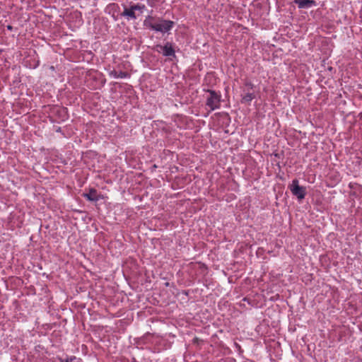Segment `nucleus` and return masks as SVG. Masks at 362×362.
Here are the masks:
<instances>
[{"label":"nucleus","mask_w":362,"mask_h":362,"mask_svg":"<svg viewBox=\"0 0 362 362\" xmlns=\"http://www.w3.org/2000/svg\"><path fill=\"white\" fill-rule=\"evenodd\" d=\"M207 92L209 95L206 98V105L209 107V111L218 109L221 106V95L213 90H207Z\"/></svg>","instance_id":"nucleus-2"},{"label":"nucleus","mask_w":362,"mask_h":362,"mask_svg":"<svg viewBox=\"0 0 362 362\" xmlns=\"http://www.w3.org/2000/svg\"><path fill=\"white\" fill-rule=\"evenodd\" d=\"M297 4L299 8H305L315 6L316 2L314 0H300L297 1Z\"/></svg>","instance_id":"nucleus-11"},{"label":"nucleus","mask_w":362,"mask_h":362,"mask_svg":"<svg viewBox=\"0 0 362 362\" xmlns=\"http://www.w3.org/2000/svg\"><path fill=\"white\" fill-rule=\"evenodd\" d=\"M119 11V6L117 4H110L106 8V12L111 15L115 21H117V13Z\"/></svg>","instance_id":"nucleus-9"},{"label":"nucleus","mask_w":362,"mask_h":362,"mask_svg":"<svg viewBox=\"0 0 362 362\" xmlns=\"http://www.w3.org/2000/svg\"><path fill=\"white\" fill-rule=\"evenodd\" d=\"M83 197L90 202H98L100 199L101 196L98 194V192L95 188H90L88 193H83Z\"/></svg>","instance_id":"nucleus-8"},{"label":"nucleus","mask_w":362,"mask_h":362,"mask_svg":"<svg viewBox=\"0 0 362 362\" xmlns=\"http://www.w3.org/2000/svg\"><path fill=\"white\" fill-rule=\"evenodd\" d=\"M117 75H118V71H117L115 69H113V70H112V71H110L109 72V76L110 77H112V78H117Z\"/></svg>","instance_id":"nucleus-17"},{"label":"nucleus","mask_w":362,"mask_h":362,"mask_svg":"<svg viewBox=\"0 0 362 362\" xmlns=\"http://www.w3.org/2000/svg\"><path fill=\"white\" fill-rule=\"evenodd\" d=\"M50 112L57 118L58 122H64L69 118L68 110L64 107L53 106L50 110Z\"/></svg>","instance_id":"nucleus-5"},{"label":"nucleus","mask_w":362,"mask_h":362,"mask_svg":"<svg viewBox=\"0 0 362 362\" xmlns=\"http://www.w3.org/2000/svg\"><path fill=\"white\" fill-rule=\"evenodd\" d=\"M292 194L297 197L299 201L303 199L306 195V188L299 185V181L297 179L292 180L291 184L288 186Z\"/></svg>","instance_id":"nucleus-3"},{"label":"nucleus","mask_w":362,"mask_h":362,"mask_svg":"<svg viewBox=\"0 0 362 362\" xmlns=\"http://www.w3.org/2000/svg\"><path fill=\"white\" fill-rule=\"evenodd\" d=\"M244 85L245 88L243 90V92H251V90H253L255 87L254 84L250 81H246Z\"/></svg>","instance_id":"nucleus-14"},{"label":"nucleus","mask_w":362,"mask_h":362,"mask_svg":"<svg viewBox=\"0 0 362 362\" xmlns=\"http://www.w3.org/2000/svg\"><path fill=\"white\" fill-rule=\"evenodd\" d=\"M153 19L154 18L153 16H148L144 21V25L152 30V26L155 25V23L152 22Z\"/></svg>","instance_id":"nucleus-12"},{"label":"nucleus","mask_w":362,"mask_h":362,"mask_svg":"<svg viewBox=\"0 0 362 362\" xmlns=\"http://www.w3.org/2000/svg\"><path fill=\"white\" fill-rule=\"evenodd\" d=\"M131 76L130 74L127 71H119L118 72L117 78H129Z\"/></svg>","instance_id":"nucleus-15"},{"label":"nucleus","mask_w":362,"mask_h":362,"mask_svg":"<svg viewBox=\"0 0 362 362\" xmlns=\"http://www.w3.org/2000/svg\"><path fill=\"white\" fill-rule=\"evenodd\" d=\"M156 50L161 52L165 57H175V51L173 47L172 43L167 42L163 46L160 45H156Z\"/></svg>","instance_id":"nucleus-6"},{"label":"nucleus","mask_w":362,"mask_h":362,"mask_svg":"<svg viewBox=\"0 0 362 362\" xmlns=\"http://www.w3.org/2000/svg\"><path fill=\"white\" fill-rule=\"evenodd\" d=\"M138 269L136 261L132 258L127 259L122 264L123 272H135Z\"/></svg>","instance_id":"nucleus-7"},{"label":"nucleus","mask_w":362,"mask_h":362,"mask_svg":"<svg viewBox=\"0 0 362 362\" xmlns=\"http://www.w3.org/2000/svg\"><path fill=\"white\" fill-rule=\"evenodd\" d=\"M148 4L151 7H158L163 4L165 0H146Z\"/></svg>","instance_id":"nucleus-13"},{"label":"nucleus","mask_w":362,"mask_h":362,"mask_svg":"<svg viewBox=\"0 0 362 362\" xmlns=\"http://www.w3.org/2000/svg\"><path fill=\"white\" fill-rule=\"evenodd\" d=\"M124 11L121 13L120 16L124 17L127 21L136 20L139 16L136 11H139L140 14L143 13L146 10V6L144 4L137 3L130 6L123 5Z\"/></svg>","instance_id":"nucleus-1"},{"label":"nucleus","mask_w":362,"mask_h":362,"mask_svg":"<svg viewBox=\"0 0 362 362\" xmlns=\"http://www.w3.org/2000/svg\"><path fill=\"white\" fill-rule=\"evenodd\" d=\"M62 362H78V360L76 356H71L66 358L65 360H62Z\"/></svg>","instance_id":"nucleus-16"},{"label":"nucleus","mask_w":362,"mask_h":362,"mask_svg":"<svg viewBox=\"0 0 362 362\" xmlns=\"http://www.w3.org/2000/svg\"><path fill=\"white\" fill-rule=\"evenodd\" d=\"M7 29L9 30H11L13 29V27L10 25H7Z\"/></svg>","instance_id":"nucleus-18"},{"label":"nucleus","mask_w":362,"mask_h":362,"mask_svg":"<svg viewBox=\"0 0 362 362\" xmlns=\"http://www.w3.org/2000/svg\"><path fill=\"white\" fill-rule=\"evenodd\" d=\"M57 132L61 131V128H60V127H59V128L57 129Z\"/></svg>","instance_id":"nucleus-19"},{"label":"nucleus","mask_w":362,"mask_h":362,"mask_svg":"<svg viewBox=\"0 0 362 362\" xmlns=\"http://www.w3.org/2000/svg\"><path fill=\"white\" fill-rule=\"evenodd\" d=\"M244 94L241 95V103L244 104L250 105L253 99L255 98V95L253 92H244Z\"/></svg>","instance_id":"nucleus-10"},{"label":"nucleus","mask_w":362,"mask_h":362,"mask_svg":"<svg viewBox=\"0 0 362 362\" xmlns=\"http://www.w3.org/2000/svg\"><path fill=\"white\" fill-rule=\"evenodd\" d=\"M174 25L175 23L173 21L158 18V22L155 23L154 26H152V30L160 33H167L173 28Z\"/></svg>","instance_id":"nucleus-4"}]
</instances>
